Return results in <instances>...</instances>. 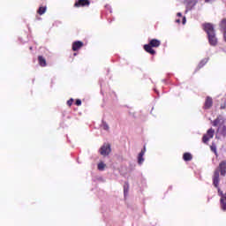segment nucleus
I'll return each mask as SVG.
<instances>
[{"instance_id":"18","label":"nucleus","mask_w":226,"mask_h":226,"mask_svg":"<svg viewBox=\"0 0 226 226\" xmlns=\"http://www.w3.org/2000/svg\"><path fill=\"white\" fill-rule=\"evenodd\" d=\"M207 63V60L204 59V60H201L200 63L198 65V68L199 70H200V68H202L203 66H205Z\"/></svg>"},{"instance_id":"34","label":"nucleus","mask_w":226,"mask_h":226,"mask_svg":"<svg viewBox=\"0 0 226 226\" xmlns=\"http://www.w3.org/2000/svg\"><path fill=\"white\" fill-rule=\"evenodd\" d=\"M74 56H77V53H74Z\"/></svg>"},{"instance_id":"2","label":"nucleus","mask_w":226,"mask_h":226,"mask_svg":"<svg viewBox=\"0 0 226 226\" xmlns=\"http://www.w3.org/2000/svg\"><path fill=\"white\" fill-rule=\"evenodd\" d=\"M213 137H215V129L210 128L207 131V133L203 135L202 142L204 144H207V142H209Z\"/></svg>"},{"instance_id":"1","label":"nucleus","mask_w":226,"mask_h":226,"mask_svg":"<svg viewBox=\"0 0 226 226\" xmlns=\"http://www.w3.org/2000/svg\"><path fill=\"white\" fill-rule=\"evenodd\" d=\"M162 45V41L158 39H152L149 41L148 44H145L143 49L147 52V54H151V56H154L156 51L154 49H158Z\"/></svg>"},{"instance_id":"17","label":"nucleus","mask_w":226,"mask_h":226,"mask_svg":"<svg viewBox=\"0 0 226 226\" xmlns=\"http://www.w3.org/2000/svg\"><path fill=\"white\" fill-rule=\"evenodd\" d=\"M219 132H221V133L225 137L226 136V125H220L219 126V129H218Z\"/></svg>"},{"instance_id":"8","label":"nucleus","mask_w":226,"mask_h":226,"mask_svg":"<svg viewBox=\"0 0 226 226\" xmlns=\"http://www.w3.org/2000/svg\"><path fill=\"white\" fill-rule=\"evenodd\" d=\"M208 42L212 47H216L218 45V39L216 38V33L210 34L207 35Z\"/></svg>"},{"instance_id":"21","label":"nucleus","mask_w":226,"mask_h":226,"mask_svg":"<svg viewBox=\"0 0 226 226\" xmlns=\"http://www.w3.org/2000/svg\"><path fill=\"white\" fill-rule=\"evenodd\" d=\"M138 163L139 165H142L144 163V157L138 155Z\"/></svg>"},{"instance_id":"11","label":"nucleus","mask_w":226,"mask_h":226,"mask_svg":"<svg viewBox=\"0 0 226 226\" xmlns=\"http://www.w3.org/2000/svg\"><path fill=\"white\" fill-rule=\"evenodd\" d=\"M221 208L222 211H226V193L222 194L220 200Z\"/></svg>"},{"instance_id":"16","label":"nucleus","mask_w":226,"mask_h":226,"mask_svg":"<svg viewBox=\"0 0 226 226\" xmlns=\"http://www.w3.org/2000/svg\"><path fill=\"white\" fill-rule=\"evenodd\" d=\"M45 11H47V6H41L37 10L38 15H43L45 13Z\"/></svg>"},{"instance_id":"3","label":"nucleus","mask_w":226,"mask_h":226,"mask_svg":"<svg viewBox=\"0 0 226 226\" xmlns=\"http://www.w3.org/2000/svg\"><path fill=\"white\" fill-rule=\"evenodd\" d=\"M215 170L217 171L219 174H221V176L225 177L226 176V161H222Z\"/></svg>"},{"instance_id":"23","label":"nucleus","mask_w":226,"mask_h":226,"mask_svg":"<svg viewBox=\"0 0 226 226\" xmlns=\"http://www.w3.org/2000/svg\"><path fill=\"white\" fill-rule=\"evenodd\" d=\"M128 188H129L128 183H125L124 185V193H128Z\"/></svg>"},{"instance_id":"4","label":"nucleus","mask_w":226,"mask_h":226,"mask_svg":"<svg viewBox=\"0 0 226 226\" xmlns=\"http://www.w3.org/2000/svg\"><path fill=\"white\" fill-rule=\"evenodd\" d=\"M203 30L207 33V36L209 34H215V26L211 23H204L202 25Z\"/></svg>"},{"instance_id":"5","label":"nucleus","mask_w":226,"mask_h":226,"mask_svg":"<svg viewBox=\"0 0 226 226\" xmlns=\"http://www.w3.org/2000/svg\"><path fill=\"white\" fill-rule=\"evenodd\" d=\"M110 144H104L101 148H100V154L102 156H109L110 154Z\"/></svg>"},{"instance_id":"30","label":"nucleus","mask_w":226,"mask_h":226,"mask_svg":"<svg viewBox=\"0 0 226 226\" xmlns=\"http://www.w3.org/2000/svg\"><path fill=\"white\" fill-rule=\"evenodd\" d=\"M213 0H205V3H211Z\"/></svg>"},{"instance_id":"28","label":"nucleus","mask_w":226,"mask_h":226,"mask_svg":"<svg viewBox=\"0 0 226 226\" xmlns=\"http://www.w3.org/2000/svg\"><path fill=\"white\" fill-rule=\"evenodd\" d=\"M103 129H104V130H109V124H103Z\"/></svg>"},{"instance_id":"32","label":"nucleus","mask_w":226,"mask_h":226,"mask_svg":"<svg viewBox=\"0 0 226 226\" xmlns=\"http://www.w3.org/2000/svg\"><path fill=\"white\" fill-rule=\"evenodd\" d=\"M176 22H177V24H180L181 20H180V19H177Z\"/></svg>"},{"instance_id":"14","label":"nucleus","mask_w":226,"mask_h":226,"mask_svg":"<svg viewBox=\"0 0 226 226\" xmlns=\"http://www.w3.org/2000/svg\"><path fill=\"white\" fill-rule=\"evenodd\" d=\"M224 123V120L222 117H217L213 121V126H218V124H222Z\"/></svg>"},{"instance_id":"29","label":"nucleus","mask_w":226,"mask_h":226,"mask_svg":"<svg viewBox=\"0 0 226 226\" xmlns=\"http://www.w3.org/2000/svg\"><path fill=\"white\" fill-rule=\"evenodd\" d=\"M183 24H186V18H183Z\"/></svg>"},{"instance_id":"24","label":"nucleus","mask_w":226,"mask_h":226,"mask_svg":"<svg viewBox=\"0 0 226 226\" xmlns=\"http://www.w3.org/2000/svg\"><path fill=\"white\" fill-rule=\"evenodd\" d=\"M75 105L80 107V105H82V101H80V99L76 100Z\"/></svg>"},{"instance_id":"31","label":"nucleus","mask_w":226,"mask_h":226,"mask_svg":"<svg viewBox=\"0 0 226 226\" xmlns=\"http://www.w3.org/2000/svg\"><path fill=\"white\" fill-rule=\"evenodd\" d=\"M177 15V17H182L181 12H178Z\"/></svg>"},{"instance_id":"26","label":"nucleus","mask_w":226,"mask_h":226,"mask_svg":"<svg viewBox=\"0 0 226 226\" xmlns=\"http://www.w3.org/2000/svg\"><path fill=\"white\" fill-rule=\"evenodd\" d=\"M145 153H146V147H144V149L140 151V153L139 154V156L144 157Z\"/></svg>"},{"instance_id":"22","label":"nucleus","mask_w":226,"mask_h":226,"mask_svg":"<svg viewBox=\"0 0 226 226\" xmlns=\"http://www.w3.org/2000/svg\"><path fill=\"white\" fill-rule=\"evenodd\" d=\"M189 4H192V6H195V4L198 3V0H187Z\"/></svg>"},{"instance_id":"9","label":"nucleus","mask_w":226,"mask_h":226,"mask_svg":"<svg viewBox=\"0 0 226 226\" xmlns=\"http://www.w3.org/2000/svg\"><path fill=\"white\" fill-rule=\"evenodd\" d=\"M212 107H213V98H211L210 96H207L205 100L203 109H205V110H207Z\"/></svg>"},{"instance_id":"19","label":"nucleus","mask_w":226,"mask_h":226,"mask_svg":"<svg viewBox=\"0 0 226 226\" xmlns=\"http://www.w3.org/2000/svg\"><path fill=\"white\" fill-rule=\"evenodd\" d=\"M210 149L211 151H213V153H215V156H218V152L216 151V145L212 144V146H210Z\"/></svg>"},{"instance_id":"25","label":"nucleus","mask_w":226,"mask_h":226,"mask_svg":"<svg viewBox=\"0 0 226 226\" xmlns=\"http://www.w3.org/2000/svg\"><path fill=\"white\" fill-rule=\"evenodd\" d=\"M67 105H68L69 107H72V105H73V99L68 100V101H67Z\"/></svg>"},{"instance_id":"27","label":"nucleus","mask_w":226,"mask_h":226,"mask_svg":"<svg viewBox=\"0 0 226 226\" xmlns=\"http://www.w3.org/2000/svg\"><path fill=\"white\" fill-rule=\"evenodd\" d=\"M222 34H223V40L226 42V29L225 30H221Z\"/></svg>"},{"instance_id":"20","label":"nucleus","mask_w":226,"mask_h":226,"mask_svg":"<svg viewBox=\"0 0 226 226\" xmlns=\"http://www.w3.org/2000/svg\"><path fill=\"white\" fill-rule=\"evenodd\" d=\"M97 167H98V170H103V169H105L106 165L103 162H100Z\"/></svg>"},{"instance_id":"6","label":"nucleus","mask_w":226,"mask_h":226,"mask_svg":"<svg viewBox=\"0 0 226 226\" xmlns=\"http://www.w3.org/2000/svg\"><path fill=\"white\" fill-rule=\"evenodd\" d=\"M91 4V1L89 0H78L74 4V8H85L86 6H89Z\"/></svg>"},{"instance_id":"15","label":"nucleus","mask_w":226,"mask_h":226,"mask_svg":"<svg viewBox=\"0 0 226 226\" xmlns=\"http://www.w3.org/2000/svg\"><path fill=\"white\" fill-rule=\"evenodd\" d=\"M221 31L226 30V18L222 19L219 24Z\"/></svg>"},{"instance_id":"7","label":"nucleus","mask_w":226,"mask_h":226,"mask_svg":"<svg viewBox=\"0 0 226 226\" xmlns=\"http://www.w3.org/2000/svg\"><path fill=\"white\" fill-rule=\"evenodd\" d=\"M212 180H213V185L215 188H220V173H218V171L216 170L214 171Z\"/></svg>"},{"instance_id":"10","label":"nucleus","mask_w":226,"mask_h":226,"mask_svg":"<svg viewBox=\"0 0 226 226\" xmlns=\"http://www.w3.org/2000/svg\"><path fill=\"white\" fill-rule=\"evenodd\" d=\"M82 47H84V42H82L81 41H76L72 42L73 52H77V50H80Z\"/></svg>"},{"instance_id":"13","label":"nucleus","mask_w":226,"mask_h":226,"mask_svg":"<svg viewBox=\"0 0 226 226\" xmlns=\"http://www.w3.org/2000/svg\"><path fill=\"white\" fill-rule=\"evenodd\" d=\"M193 156H192V154L190 153H185L183 155V160L185 162H192Z\"/></svg>"},{"instance_id":"33","label":"nucleus","mask_w":226,"mask_h":226,"mask_svg":"<svg viewBox=\"0 0 226 226\" xmlns=\"http://www.w3.org/2000/svg\"><path fill=\"white\" fill-rule=\"evenodd\" d=\"M33 49V47H30V50H32Z\"/></svg>"},{"instance_id":"12","label":"nucleus","mask_w":226,"mask_h":226,"mask_svg":"<svg viewBox=\"0 0 226 226\" xmlns=\"http://www.w3.org/2000/svg\"><path fill=\"white\" fill-rule=\"evenodd\" d=\"M38 61L40 66H41L42 68H45V66H47V60L42 56H38Z\"/></svg>"}]
</instances>
